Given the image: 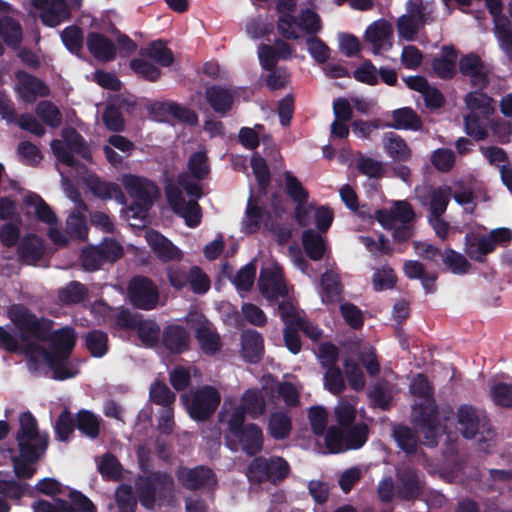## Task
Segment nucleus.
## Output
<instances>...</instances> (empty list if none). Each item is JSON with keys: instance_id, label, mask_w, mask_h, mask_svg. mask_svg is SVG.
Returning <instances> with one entry per match:
<instances>
[{"instance_id": "nucleus-14", "label": "nucleus", "mask_w": 512, "mask_h": 512, "mask_svg": "<svg viewBox=\"0 0 512 512\" xmlns=\"http://www.w3.org/2000/svg\"><path fill=\"white\" fill-rule=\"evenodd\" d=\"M166 196L173 211L185 220L187 226L194 228L199 225L201 211L195 200L186 202L182 190L173 184L167 186Z\"/></svg>"}, {"instance_id": "nucleus-4", "label": "nucleus", "mask_w": 512, "mask_h": 512, "mask_svg": "<svg viewBox=\"0 0 512 512\" xmlns=\"http://www.w3.org/2000/svg\"><path fill=\"white\" fill-rule=\"evenodd\" d=\"M412 394L420 399L413 408V420L419 432L424 434L425 443L434 445L438 435V421L436 418V408L431 398V387L428 380L422 374H418L411 386Z\"/></svg>"}, {"instance_id": "nucleus-52", "label": "nucleus", "mask_w": 512, "mask_h": 512, "mask_svg": "<svg viewBox=\"0 0 512 512\" xmlns=\"http://www.w3.org/2000/svg\"><path fill=\"white\" fill-rule=\"evenodd\" d=\"M308 420L315 435L325 436L328 429V412L323 406H313L309 408Z\"/></svg>"}, {"instance_id": "nucleus-46", "label": "nucleus", "mask_w": 512, "mask_h": 512, "mask_svg": "<svg viewBox=\"0 0 512 512\" xmlns=\"http://www.w3.org/2000/svg\"><path fill=\"white\" fill-rule=\"evenodd\" d=\"M302 240L307 255L312 260H320L326 249L324 239L312 229H308L304 231Z\"/></svg>"}, {"instance_id": "nucleus-7", "label": "nucleus", "mask_w": 512, "mask_h": 512, "mask_svg": "<svg viewBox=\"0 0 512 512\" xmlns=\"http://www.w3.org/2000/svg\"><path fill=\"white\" fill-rule=\"evenodd\" d=\"M512 240V231L501 227L491 230L487 235H467L465 252L471 259L482 261L484 256L494 251L496 246H505Z\"/></svg>"}, {"instance_id": "nucleus-25", "label": "nucleus", "mask_w": 512, "mask_h": 512, "mask_svg": "<svg viewBox=\"0 0 512 512\" xmlns=\"http://www.w3.org/2000/svg\"><path fill=\"white\" fill-rule=\"evenodd\" d=\"M177 476L179 482L189 489H197L202 486L211 487L216 482L212 471L205 467L181 468L178 470Z\"/></svg>"}, {"instance_id": "nucleus-44", "label": "nucleus", "mask_w": 512, "mask_h": 512, "mask_svg": "<svg viewBox=\"0 0 512 512\" xmlns=\"http://www.w3.org/2000/svg\"><path fill=\"white\" fill-rule=\"evenodd\" d=\"M456 55L452 48L444 47L442 55L433 61V70L441 78H450L455 72Z\"/></svg>"}, {"instance_id": "nucleus-60", "label": "nucleus", "mask_w": 512, "mask_h": 512, "mask_svg": "<svg viewBox=\"0 0 512 512\" xmlns=\"http://www.w3.org/2000/svg\"><path fill=\"white\" fill-rule=\"evenodd\" d=\"M86 347L93 356H103L107 351V335L101 331L88 333L86 336Z\"/></svg>"}, {"instance_id": "nucleus-62", "label": "nucleus", "mask_w": 512, "mask_h": 512, "mask_svg": "<svg viewBox=\"0 0 512 512\" xmlns=\"http://www.w3.org/2000/svg\"><path fill=\"white\" fill-rule=\"evenodd\" d=\"M444 264L455 274L466 273L470 264L466 258L454 250L447 249L443 254Z\"/></svg>"}, {"instance_id": "nucleus-2", "label": "nucleus", "mask_w": 512, "mask_h": 512, "mask_svg": "<svg viewBox=\"0 0 512 512\" xmlns=\"http://www.w3.org/2000/svg\"><path fill=\"white\" fill-rule=\"evenodd\" d=\"M20 429L17 433V441L20 456L14 458V470L17 476L28 478L34 474L32 464L46 451L48 436L40 433L37 421L29 412L19 416Z\"/></svg>"}, {"instance_id": "nucleus-33", "label": "nucleus", "mask_w": 512, "mask_h": 512, "mask_svg": "<svg viewBox=\"0 0 512 512\" xmlns=\"http://www.w3.org/2000/svg\"><path fill=\"white\" fill-rule=\"evenodd\" d=\"M382 141L385 152L393 160L404 162L410 159L411 150L400 136L389 132L384 135Z\"/></svg>"}, {"instance_id": "nucleus-16", "label": "nucleus", "mask_w": 512, "mask_h": 512, "mask_svg": "<svg viewBox=\"0 0 512 512\" xmlns=\"http://www.w3.org/2000/svg\"><path fill=\"white\" fill-rule=\"evenodd\" d=\"M128 294L131 303L144 310L156 307L159 300L157 287L147 278H134L128 287Z\"/></svg>"}, {"instance_id": "nucleus-50", "label": "nucleus", "mask_w": 512, "mask_h": 512, "mask_svg": "<svg viewBox=\"0 0 512 512\" xmlns=\"http://www.w3.org/2000/svg\"><path fill=\"white\" fill-rule=\"evenodd\" d=\"M343 367L351 389L357 392L364 390L366 381L360 366L356 362L346 359L343 363Z\"/></svg>"}, {"instance_id": "nucleus-34", "label": "nucleus", "mask_w": 512, "mask_h": 512, "mask_svg": "<svg viewBox=\"0 0 512 512\" xmlns=\"http://www.w3.org/2000/svg\"><path fill=\"white\" fill-rule=\"evenodd\" d=\"M165 347L173 353H182L188 349L189 335L178 325L168 326L163 333Z\"/></svg>"}, {"instance_id": "nucleus-24", "label": "nucleus", "mask_w": 512, "mask_h": 512, "mask_svg": "<svg viewBox=\"0 0 512 512\" xmlns=\"http://www.w3.org/2000/svg\"><path fill=\"white\" fill-rule=\"evenodd\" d=\"M16 89L20 98L25 102H33L36 97L48 94V88L39 79L23 72L16 73Z\"/></svg>"}, {"instance_id": "nucleus-30", "label": "nucleus", "mask_w": 512, "mask_h": 512, "mask_svg": "<svg viewBox=\"0 0 512 512\" xmlns=\"http://www.w3.org/2000/svg\"><path fill=\"white\" fill-rule=\"evenodd\" d=\"M458 430L465 438H473L480 425V418L476 410L469 405H462L457 410Z\"/></svg>"}, {"instance_id": "nucleus-27", "label": "nucleus", "mask_w": 512, "mask_h": 512, "mask_svg": "<svg viewBox=\"0 0 512 512\" xmlns=\"http://www.w3.org/2000/svg\"><path fill=\"white\" fill-rule=\"evenodd\" d=\"M262 391L266 396H271L277 390L284 402L289 406H295L299 401V390L291 383L278 384L271 375H265L261 380Z\"/></svg>"}, {"instance_id": "nucleus-45", "label": "nucleus", "mask_w": 512, "mask_h": 512, "mask_svg": "<svg viewBox=\"0 0 512 512\" xmlns=\"http://www.w3.org/2000/svg\"><path fill=\"white\" fill-rule=\"evenodd\" d=\"M494 32L500 47L512 57V25L506 17H495Z\"/></svg>"}, {"instance_id": "nucleus-11", "label": "nucleus", "mask_w": 512, "mask_h": 512, "mask_svg": "<svg viewBox=\"0 0 512 512\" xmlns=\"http://www.w3.org/2000/svg\"><path fill=\"white\" fill-rule=\"evenodd\" d=\"M34 8L46 26L55 27L69 17L70 8H79L82 0H32Z\"/></svg>"}, {"instance_id": "nucleus-22", "label": "nucleus", "mask_w": 512, "mask_h": 512, "mask_svg": "<svg viewBox=\"0 0 512 512\" xmlns=\"http://www.w3.org/2000/svg\"><path fill=\"white\" fill-rule=\"evenodd\" d=\"M293 56V47L283 39H277L273 46L261 44L258 47V58L264 69H272L279 60H288Z\"/></svg>"}, {"instance_id": "nucleus-31", "label": "nucleus", "mask_w": 512, "mask_h": 512, "mask_svg": "<svg viewBox=\"0 0 512 512\" xmlns=\"http://www.w3.org/2000/svg\"><path fill=\"white\" fill-rule=\"evenodd\" d=\"M245 413L240 407H232L225 400L219 413V421L225 425L233 436H238L243 428Z\"/></svg>"}, {"instance_id": "nucleus-48", "label": "nucleus", "mask_w": 512, "mask_h": 512, "mask_svg": "<svg viewBox=\"0 0 512 512\" xmlns=\"http://www.w3.org/2000/svg\"><path fill=\"white\" fill-rule=\"evenodd\" d=\"M393 123L390 127L395 129H414L417 130L421 126V121L415 112L410 108H401L393 111Z\"/></svg>"}, {"instance_id": "nucleus-56", "label": "nucleus", "mask_w": 512, "mask_h": 512, "mask_svg": "<svg viewBox=\"0 0 512 512\" xmlns=\"http://www.w3.org/2000/svg\"><path fill=\"white\" fill-rule=\"evenodd\" d=\"M78 209H80L78 207ZM67 232L71 237L78 239H85L87 236L88 228L85 216L79 210L69 215L66 222Z\"/></svg>"}, {"instance_id": "nucleus-10", "label": "nucleus", "mask_w": 512, "mask_h": 512, "mask_svg": "<svg viewBox=\"0 0 512 512\" xmlns=\"http://www.w3.org/2000/svg\"><path fill=\"white\" fill-rule=\"evenodd\" d=\"M23 204L27 215H35L40 221L51 226L48 234L54 244L58 246L67 244V237L60 230L53 227L57 222L56 215L40 196L29 193L25 196Z\"/></svg>"}, {"instance_id": "nucleus-37", "label": "nucleus", "mask_w": 512, "mask_h": 512, "mask_svg": "<svg viewBox=\"0 0 512 512\" xmlns=\"http://www.w3.org/2000/svg\"><path fill=\"white\" fill-rule=\"evenodd\" d=\"M236 437L241 442L243 449L249 454H255L262 449L263 434L261 429L255 424H248L243 427L240 434Z\"/></svg>"}, {"instance_id": "nucleus-63", "label": "nucleus", "mask_w": 512, "mask_h": 512, "mask_svg": "<svg viewBox=\"0 0 512 512\" xmlns=\"http://www.w3.org/2000/svg\"><path fill=\"white\" fill-rule=\"evenodd\" d=\"M256 267L253 263H249L241 268L232 279L233 284L238 290L248 291L254 284Z\"/></svg>"}, {"instance_id": "nucleus-12", "label": "nucleus", "mask_w": 512, "mask_h": 512, "mask_svg": "<svg viewBox=\"0 0 512 512\" xmlns=\"http://www.w3.org/2000/svg\"><path fill=\"white\" fill-rule=\"evenodd\" d=\"M8 317L18 328L38 339H44L52 326L51 321L44 318L38 319L22 305L9 307Z\"/></svg>"}, {"instance_id": "nucleus-1", "label": "nucleus", "mask_w": 512, "mask_h": 512, "mask_svg": "<svg viewBox=\"0 0 512 512\" xmlns=\"http://www.w3.org/2000/svg\"><path fill=\"white\" fill-rule=\"evenodd\" d=\"M355 398H341L333 408V416L337 425H332L325 434V445L330 453H341L350 449H358L367 441L368 427L359 423L350 427L356 419Z\"/></svg>"}, {"instance_id": "nucleus-6", "label": "nucleus", "mask_w": 512, "mask_h": 512, "mask_svg": "<svg viewBox=\"0 0 512 512\" xmlns=\"http://www.w3.org/2000/svg\"><path fill=\"white\" fill-rule=\"evenodd\" d=\"M277 31L287 40H298L306 35L316 34L321 30L319 16L312 10L303 11L299 17L295 15L277 18Z\"/></svg>"}, {"instance_id": "nucleus-32", "label": "nucleus", "mask_w": 512, "mask_h": 512, "mask_svg": "<svg viewBox=\"0 0 512 512\" xmlns=\"http://www.w3.org/2000/svg\"><path fill=\"white\" fill-rule=\"evenodd\" d=\"M320 286L322 302L326 304L335 303L340 299L342 286L340 284L339 275L335 271L329 270L322 274Z\"/></svg>"}, {"instance_id": "nucleus-28", "label": "nucleus", "mask_w": 512, "mask_h": 512, "mask_svg": "<svg viewBox=\"0 0 512 512\" xmlns=\"http://www.w3.org/2000/svg\"><path fill=\"white\" fill-rule=\"evenodd\" d=\"M263 393L264 391L259 389L250 388L245 390L241 396L239 407L253 419L265 414L266 402Z\"/></svg>"}, {"instance_id": "nucleus-59", "label": "nucleus", "mask_w": 512, "mask_h": 512, "mask_svg": "<svg viewBox=\"0 0 512 512\" xmlns=\"http://www.w3.org/2000/svg\"><path fill=\"white\" fill-rule=\"evenodd\" d=\"M100 473L113 480H118L122 473V467L115 456L111 454H105L102 456L101 461L98 464Z\"/></svg>"}, {"instance_id": "nucleus-3", "label": "nucleus", "mask_w": 512, "mask_h": 512, "mask_svg": "<svg viewBox=\"0 0 512 512\" xmlns=\"http://www.w3.org/2000/svg\"><path fill=\"white\" fill-rule=\"evenodd\" d=\"M75 340L73 329L62 328L52 335V353L38 345H32L28 348L27 354L32 361L47 365L53 371V378L58 380L72 378L78 374V370L67 366L65 360L74 347Z\"/></svg>"}, {"instance_id": "nucleus-61", "label": "nucleus", "mask_w": 512, "mask_h": 512, "mask_svg": "<svg viewBox=\"0 0 512 512\" xmlns=\"http://www.w3.org/2000/svg\"><path fill=\"white\" fill-rule=\"evenodd\" d=\"M465 132L477 141L484 140L488 137V129L486 125L480 121L476 114H468L465 116Z\"/></svg>"}, {"instance_id": "nucleus-39", "label": "nucleus", "mask_w": 512, "mask_h": 512, "mask_svg": "<svg viewBox=\"0 0 512 512\" xmlns=\"http://www.w3.org/2000/svg\"><path fill=\"white\" fill-rule=\"evenodd\" d=\"M292 429V421L284 412L272 413L268 422V433L276 440H282L289 436Z\"/></svg>"}, {"instance_id": "nucleus-20", "label": "nucleus", "mask_w": 512, "mask_h": 512, "mask_svg": "<svg viewBox=\"0 0 512 512\" xmlns=\"http://www.w3.org/2000/svg\"><path fill=\"white\" fill-rule=\"evenodd\" d=\"M393 27L386 20H377L370 24L364 35L374 54L387 51L392 47Z\"/></svg>"}, {"instance_id": "nucleus-57", "label": "nucleus", "mask_w": 512, "mask_h": 512, "mask_svg": "<svg viewBox=\"0 0 512 512\" xmlns=\"http://www.w3.org/2000/svg\"><path fill=\"white\" fill-rule=\"evenodd\" d=\"M150 399L154 403L167 408L175 401V394L167 387L166 384L155 382L150 389Z\"/></svg>"}, {"instance_id": "nucleus-47", "label": "nucleus", "mask_w": 512, "mask_h": 512, "mask_svg": "<svg viewBox=\"0 0 512 512\" xmlns=\"http://www.w3.org/2000/svg\"><path fill=\"white\" fill-rule=\"evenodd\" d=\"M397 283V276L392 268L384 265L376 268L372 276V286L377 292L393 289Z\"/></svg>"}, {"instance_id": "nucleus-42", "label": "nucleus", "mask_w": 512, "mask_h": 512, "mask_svg": "<svg viewBox=\"0 0 512 512\" xmlns=\"http://www.w3.org/2000/svg\"><path fill=\"white\" fill-rule=\"evenodd\" d=\"M136 329L138 338L144 346L152 347L160 339V326L153 320L140 319Z\"/></svg>"}, {"instance_id": "nucleus-53", "label": "nucleus", "mask_w": 512, "mask_h": 512, "mask_svg": "<svg viewBox=\"0 0 512 512\" xmlns=\"http://www.w3.org/2000/svg\"><path fill=\"white\" fill-rule=\"evenodd\" d=\"M398 446L407 454H412L417 449V438L410 428L405 426L396 427L393 431Z\"/></svg>"}, {"instance_id": "nucleus-49", "label": "nucleus", "mask_w": 512, "mask_h": 512, "mask_svg": "<svg viewBox=\"0 0 512 512\" xmlns=\"http://www.w3.org/2000/svg\"><path fill=\"white\" fill-rule=\"evenodd\" d=\"M162 110L170 114L173 118L178 121L196 125L198 123V117L194 111L189 109L188 107L182 106L175 102H166L162 104Z\"/></svg>"}, {"instance_id": "nucleus-23", "label": "nucleus", "mask_w": 512, "mask_h": 512, "mask_svg": "<svg viewBox=\"0 0 512 512\" xmlns=\"http://www.w3.org/2000/svg\"><path fill=\"white\" fill-rule=\"evenodd\" d=\"M145 238L152 251L162 261L179 260L182 258L181 250L157 231H146Z\"/></svg>"}, {"instance_id": "nucleus-5", "label": "nucleus", "mask_w": 512, "mask_h": 512, "mask_svg": "<svg viewBox=\"0 0 512 512\" xmlns=\"http://www.w3.org/2000/svg\"><path fill=\"white\" fill-rule=\"evenodd\" d=\"M181 400L192 419L205 421L218 408L221 395L215 387L205 385L184 393Z\"/></svg>"}, {"instance_id": "nucleus-19", "label": "nucleus", "mask_w": 512, "mask_h": 512, "mask_svg": "<svg viewBox=\"0 0 512 512\" xmlns=\"http://www.w3.org/2000/svg\"><path fill=\"white\" fill-rule=\"evenodd\" d=\"M136 485L140 502L145 507L151 508L155 499V493L161 494L162 492L170 491L173 481L167 475L157 474L152 477H140Z\"/></svg>"}, {"instance_id": "nucleus-35", "label": "nucleus", "mask_w": 512, "mask_h": 512, "mask_svg": "<svg viewBox=\"0 0 512 512\" xmlns=\"http://www.w3.org/2000/svg\"><path fill=\"white\" fill-rule=\"evenodd\" d=\"M469 114H480L488 118L494 112V100L481 92H470L464 99Z\"/></svg>"}, {"instance_id": "nucleus-41", "label": "nucleus", "mask_w": 512, "mask_h": 512, "mask_svg": "<svg viewBox=\"0 0 512 512\" xmlns=\"http://www.w3.org/2000/svg\"><path fill=\"white\" fill-rule=\"evenodd\" d=\"M451 195L452 189L449 186L433 189L429 196V216H442L446 211Z\"/></svg>"}, {"instance_id": "nucleus-40", "label": "nucleus", "mask_w": 512, "mask_h": 512, "mask_svg": "<svg viewBox=\"0 0 512 512\" xmlns=\"http://www.w3.org/2000/svg\"><path fill=\"white\" fill-rule=\"evenodd\" d=\"M267 214L252 203L248 204L246 214L242 222L243 230L245 233H254L264 224L266 228H272L267 221Z\"/></svg>"}, {"instance_id": "nucleus-38", "label": "nucleus", "mask_w": 512, "mask_h": 512, "mask_svg": "<svg viewBox=\"0 0 512 512\" xmlns=\"http://www.w3.org/2000/svg\"><path fill=\"white\" fill-rule=\"evenodd\" d=\"M44 254V245L42 240L35 236L25 237L19 246V255L28 264L35 263Z\"/></svg>"}, {"instance_id": "nucleus-51", "label": "nucleus", "mask_w": 512, "mask_h": 512, "mask_svg": "<svg viewBox=\"0 0 512 512\" xmlns=\"http://www.w3.org/2000/svg\"><path fill=\"white\" fill-rule=\"evenodd\" d=\"M324 387L334 395H339L345 390V379L338 367L331 366L327 368L324 373Z\"/></svg>"}, {"instance_id": "nucleus-13", "label": "nucleus", "mask_w": 512, "mask_h": 512, "mask_svg": "<svg viewBox=\"0 0 512 512\" xmlns=\"http://www.w3.org/2000/svg\"><path fill=\"white\" fill-rule=\"evenodd\" d=\"M186 322L195 329L199 345L206 354H215L220 351V337L202 313L190 312L186 317Z\"/></svg>"}, {"instance_id": "nucleus-58", "label": "nucleus", "mask_w": 512, "mask_h": 512, "mask_svg": "<svg viewBox=\"0 0 512 512\" xmlns=\"http://www.w3.org/2000/svg\"><path fill=\"white\" fill-rule=\"evenodd\" d=\"M188 284L196 294L206 293L210 288L209 277L197 266L190 268Z\"/></svg>"}, {"instance_id": "nucleus-36", "label": "nucleus", "mask_w": 512, "mask_h": 512, "mask_svg": "<svg viewBox=\"0 0 512 512\" xmlns=\"http://www.w3.org/2000/svg\"><path fill=\"white\" fill-rule=\"evenodd\" d=\"M263 340L261 335L248 330L242 335V355L249 362H257L263 355Z\"/></svg>"}, {"instance_id": "nucleus-55", "label": "nucleus", "mask_w": 512, "mask_h": 512, "mask_svg": "<svg viewBox=\"0 0 512 512\" xmlns=\"http://www.w3.org/2000/svg\"><path fill=\"white\" fill-rule=\"evenodd\" d=\"M77 427L90 438H95L99 433V420L89 411H80L77 415Z\"/></svg>"}, {"instance_id": "nucleus-54", "label": "nucleus", "mask_w": 512, "mask_h": 512, "mask_svg": "<svg viewBox=\"0 0 512 512\" xmlns=\"http://www.w3.org/2000/svg\"><path fill=\"white\" fill-rule=\"evenodd\" d=\"M36 113L46 124L56 128L61 124L62 116L58 108L51 102L42 101L36 107Z\"/></svg>"}, {"instance_id": "nucleus-64", "label": "nucleus", "mask_w": 512, "mask_h": 512, "mask_svg": "<svg viewBox=\"0 0 512 512\" xmlns=\"http://www.w3.org/2000/svg\"><path fill=\"white\" fill-rule=\"evenodd\" d=\"M116 502L119 512H134L136 500L129 485H121L116 491Z\"/></svg>"}, {"instance_id": "nucleus-21", "label": "nucleus", "mask_w": 512, "mask_h": 512, "mask_svg": "<svg viewBox=\"0 0 512 512\" xmlns=\"http://www.w3.org/2000/svg\"><path fill=\"white\" fill-rule=\"evenodd\" d=\"M459 71L471 85L483 89L489 82V69L476 54H468L459 60Z\"/></svg>"}, {"instance_id": "nucleus-15", "label": "nucleus", "mask_w": 512, "mask_h": 512, "mask_svg": "<svg viewBox=\"0 0 512 512\" xmlns=\"http://www.w3.org/2000/svg\"><path fill=\"white\" fill-rule=\"evenodd\" d=\"M425 10L426 8L423 7L421 1H409L407 3L406 13L399 17L397 21V30L400 38L406 41L415 39L419 29L426 21L428 12Z\"/></svg>"}, {"instance_id": "nucleus-9", "label": "nucleus", "mask_w": 512, "mask_h": 512, "mask_svg": "<svg viewBox=\"0 0 512 512\" xmlns=\"http://www.w3.org/2000/svg\"><path fill=\"white\" fill-rule=\"evenodd\" d=\"M121 183L130 197L134 199V204L139 207V217L143 220L147 208L159 196L157 186L146 178L130 174L123 175Z\"/></svg>"}, {"instance_id": "nucleus-18", "label": "nucleus", "mask_w": 512, "mask_h": 512, "mask_svg": "<svg viewBox=\"0 0 512 512\" xmlns=\"http://www.w3.org/2000/svg\"><path fill=\"white\" fill-rule=\"evenodd\" d=\"M375 217L382 227L393 229L413 221L415 213L407 201H395L390 209L377 210Z\"/></svg>"}, {"instance_id": "nucleus-26", "label": "nucleus", "mask_w": 512, "mask_h": 512, "mask_svg": "<svg viewBox=\"0 0 512 512\" xmlns=\"http://www.w3.org/2000/svg\"><path fill=\"white\" fill-rule=\"evenodd\" d=\"M86 44L89 52L100 61H111L116 56L114 43L102 34L89 33L86 38Z\"/></svg>"}, {"instance_id": "nucleus-8", "label": "nucleus", "mask_w": 512, "mask_h": 512, "mask_svg": "<svg viewBox=\"0 0 512 512\" xmlns=\"http://www.w3.org/2000/svg\"><path fill=\"white\" fill-rule=\"evenodd\" d=\"M62 139L51 142V149L58 161L67 166L74 167L76 162L73 155H79L84 159H90V151L83 142L81 136L73 128H65L61 133Z\"/></svg>"}, {"instance_id": "nucleus-17", "label": "nucleus", "mask_w": 512, "mask_h": 512, "mask_svg": "<svg viewBox=\"0 0 512 512\" xmlns=\"http://www.w3.org/2000/svg\"><path fill=\"white\" fill-rule=\"evenodd\" d=\"M258 285L261 294L268 300L284 297L287 294L281 268L276 263H271L261 269Z\"/></svg>"}, {"instance_id": "nucleus-29", "label": "nucleus", "mask_w": 512, "mask_h": 512, "mask_svg": "<svg viewBox=\"0 0 512 512\" xmlns=\"http://www.w3.org/2000/svg\"><path fill=\"white\" fill-rule=\"evenodd\" d=\"M205 98L216 113L224 115L231 109L234 95L224 87L211 86L206 88Z\"/></svg>"}, {"instance_id": "nucleus-43", "label": "nucleus", "mask_w": 512, "mask_h": 512, "mask_svg": "<svg viewBox=\"0 0 512 512\" xmlns=\"http://www.w3.org/2000/svg\"><path fill=\"white\" fill-rule=\"evenodd\" d=\"M141 57H148L160 66L167 67L173 62V54L162 41L151 43L147 48L140 51Z\"/></svg>"}]
</instances>
